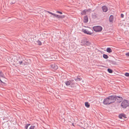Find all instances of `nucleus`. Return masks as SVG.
I'll use <instances>...</instances> for the list:
<instances>
[{
  "label": "nucleus",
  "instance_id": "nucleus-1",
  "mask_svg": "<svg viewBox=\"0 0 129 129\" xmlns=\"http://www.w3.org/2000/svg\"><path fill=\"white\" fill-rule=\"evenodd\" d=\"M115 96L112 95L105 99L103 101V104L105 105H108L114 103L115 102Z\"/></svg>",
  "mask_w": 129,
  "mask_h": 129
},
{
  "label": "nucleus",
  "instance_id": "nucleus-2",
  "mask_svg": "<svg viewBox=\"0 0 129 129\" xmlns=\"http://www.w3.org/2000/svg\"><path fill=\"white\" fill-rule=\"evenodd\" d=\"M65 84L67 86H69L70 89H73L72 88H74L75 86L73 85L75 84V82L74 80L71 79L66 81L65 82Z\"/></svg>",
  "mask_w": 129,
  "mask_h": 129
},
{
  "label": "nucleus",
  "instance_id": "nucleus-3",
  "mask_svg": "<svg viewBox=\"0 0 129 129\" xmlns=\"http://www.w3.org/2000/svg\"><path fill=\"white\" fill-rule=\"evenodd\" d=\"M129 106V101L124 100L121 102V106L123 109H125Z\"/></svg>",
  "mask_w": 129,
  "mask_h": 129
},
{
  "label": "nucleus",
  "instance_id": "nucleus-4",
  "mask_svg": "<svg viewBox=\"0 0 129 129\" xmlns=\"http://www.w3.org/2000/svg\"><path fill=\"white\" fill-rule=\"evenodd\" d=\"M94 30L95 32H100L102 30V27L100 26H94L93 27Z\"/></svg>",
  "mask_w": 129,
  "mask_h": 129
},
{
  "label": "nucleus",
  "instance_id": "nucleus-5",
  "mask_svg": "<svg viewBox=\"0 0 129 129\" xmlns=\"http://www.w3.org/2000/svg\"><path fill=\"white\" fill-rule=\"evenodd\" d=\"M113 96H114L115 97V102L116 101V99L117 100V103H119L123 99V98L121 97L117 96L116 95H113Z\"/></svg>",
  "mask_w": 129,
  "mask_h": 129
},
{
  "label": "nucleus",
  "instance_id": "nucleus-6",
  "mask_svg": "<svg viewBox=\"0 0 129 129\" xmlns=\"http://www.w3.org/2000/svg\"><path fill=\"white\" fill-rule=\"evenodd\" d=\"M81 43L82 44V45H86L87 46H89L91 44L90 42L88 41L85 40L82 41Z\"/></svg>",
  "mask_w": 129,
  "mask_h": 129
},
{
  "label": "nucleus",
  "instance_id": "nucleus-7",
  "mask_svg": "<svg viewBox=\"0 0 129 129\" xmlns=\"http://www.w3.org/2000/svg\"><path fill=\"white\" fill-rule=\"evenodd\" d=\"M51 68H52L53 70H55L58 69V67L57 65L55 63H53L50 65Z\"/></svg>",
  "mask_w": 129,
  "mask_h": 129
},
{
  "label": "nucleus",
  "instance_id": "nucleus-8",
  "mask_svg": "<svg viewBox=\"0 0 129 129\" xmlns=\"http://www.w3.org/2000/svg\"><path fill=\"white\" fill-rule=\"evenodd\" d=\"M17 61H18L19 64L20 65L24 64L25 65L24 63L23 62V58H20V57H19V59H17Z\"/></svg>",
  "mask_w": 129,
  "mask_h": 129
},
{
  "label": "nucleus",
  "instance_id": "nucleus-9",
  "mask_svg": "<svg viewBox=\"0 0 129 129\" xmlns=\"http://www.w3.org/2000/svg\"><path fill=\"white\" fill-rule=\"evenodd\" d=\"M82 31L84 33L88 35H91L92 33H91L90 31H88V30H87L86 29H83Z\"/></svg>",
  "mask_w": 129,
  "mask_h": 129
},
{
  "label": "nucleus",
  "instance_id": "nucleus-10",
  "mask_svg": "<svg viewBox=\"0 0 129 129\" xmlns=\"http://www.w3.org/2000/svg\"><path fill=\"white\" fill-rule=\"evenodd\" d=\"M118 117L120 119H122L123 118H126L127 117L126 115L124 114L121 113L118 115Z\"/></svg>",
  "mask_w": 129,
  "mask_h": 129
},
{
  "label": "nucleus",
  "instance_id": "nucleus-11",
  "mask_svg": "<svg viewBox=\"0 0 129 129\" xmlns=\"http://www.w3.org/2000/svg\"><path fill=\"white\" fill-rule=\"evenodd\" d=\"M102 9L103 11L105 12H107L108 10L107 7L105 5L103 6L102 7Z\"/></svg>",
  "mask_w": 129,
  "mask_h": 129
},
{
  "label": "nucleus",
  "instance_id": "nucleus-12",
  "mask_svg": "<svg viewBox=\"0 0 129 129\" xmlns=\"http://www.w3.org/2000/svg\"><path fill=\"white\" fill-rule=\"evenodd\" d=\"M109 63L113 65H116L117 63L115 61L113 60H108Z\"/></svg>",
  "mask_w": 129,
  "mask_h": 129
},
{
  "label": "nucleus",
  "instance_id": "nucleus-13",
  "mask_svg": "<svg viewBox=\"0 0 129 129\" xmlns=\"http://www.w3.org/2000/svg\"><path fill=\"white\" fill-rule=\"evenodd\" d=\"M88 21V18L87 15L84 16V18L83 22L84 23H86Z\"/></svg>",
  "mask_w": 129,
  "mask_h": 129
},
{
  "label": "nucleus",
  "instance_id": "nucleus-14",
  "mask_svg": "<svg viewBox=\"0 0 129 129\" xmlns=\"http://www.w3.org/2000/svg\"><path fill=\"white\" fill-rule=\"evenodd\" d=\"M114 20V16L113 15H111L109 18V21L110 22H112Z\"/></svg>",
  "mask_w": 129,
  "mask_h": 129
},
{
  "label": "nucleus",
  "instance_id": "nucleus-15",
  "mask_svg": "<svg viewBox=\"0 0 129 129\" xmlns=\"http://www.w3.org/2000/svg\"><path fill=\"white\" fill-rule=\"evenodd\" d=\"M106 51L109 53H110L112 52V50L111 48L109 47L107 48L106 49Z\"/></svg>",
  "mask_w": 129,
  "mask_h": 129
},
{
  "label": "nucleus",
  "instance_id": "nucleus-16",
  "mask_svg": "<svg viewBox=\"0 0 129 129\" xmlns=\"http://www.w3.org/2000/svg\"><path fill=\"white\" fill-rule=\"evenodd\" d=\"M0 77L6 78L5 77L4 74L2 71H0Z\"/></svg>",
  "mask_w": 129,
  "mask_h": 129
},
{
  "label": "nucleus",
  "instance_id": "nucleus-17",
  "mask_svg": "<svg viewBox=\"0 0 129 129\" xmlns=\"http://www.w3.org/2000/svg\"><path fill=\"white\" fill-rule=\"evenodd\" d=\"M74 80L76 81H80L82 80V79L81 78L77 77L76 78H74Z\"/></svg>",
  "mask_w": 129,
  "mask_h": 129
},
{
  "label": "nucleus",
  "instance_id": "nucleus-18",
  "mask_svg": "<svg viewBox=\"0 0 129 129\" xmlns=\"http://www.w3.org/2000/svg\"><path fill=\"white\" fill-rule=\"evenodd\" d=\"M87 10L85 9L84 10H83V11H82L81 12V14L82 15H85L86 14V12L87 11Z\"/></svg>",
  "mask_w": 129,
  "mask_h": 129
},
{
  "label": "nucleus",
  "instance_id": "nucleus-19",
  "mask_svg": "<svg viewBox=\"0 0 129 129\" xmlns=\"http://www.w3.org/2000/svg\"><path fill=\"white\" fill-rule=\"evenodd\" d=\"M103 57L106 59H107L109 57L107 55L105 54H103Z\"/></svg>",
  "mask_w": 129,
  "mask_h": 129
},
{
  "label": "nucleus",
  "instance_id": "nucleus-20",
  "mask_svg": "<svg viewBox=\"0 0 129 129\" xmlns=\"http://www.w3.org/2000/svg\"><path fill=\"white\" fill-rule=\"evenodd\" d=\"M37 44L39 45H41L42 44L41 42L39 40H38L36 42Z\"/></svg>",
  "mask_w": 129,
  "mask_h": 129
},
{
  "label": "nucleus",
  "instance_id": "nucleus-21",
  "mask_svg": "<svg viewBox=\"0 0 129 129\" xmlns=\"http://www.w3.org/2000/svg\"><path fill=\"white\" fill-rule=\"evenodd\" d=\"M85 106L87 108H88L90 106L89 103L88 102H86L85 103Z\"/></svg>",
  "mask_w": 129,
  "mask_h": 129
},
{
  "label": "nucleus",
  "instance_id": "nucleus-22",
  "mask_svg": "<svg viewBox=\"0 0 129 129\" xmlns=\"http://www.w3.org/2000/svg\"><path fill=\"white\" fill-rule=\"evenodd\" d=\"M107 71L109 73H112L113 72V70L110 69H108Z\"/></svg>",
  "mask_w": 129,
  "mask_h": 129
},
{
  "label": "nucleus",
  "instance_id": "nucleus-23",
  "mask_svg": "<svg viewBox=\"0 0 129 129\" xmlns=\"http://www.w3.org/2000/svg\"><path fill=\"white\" fill-rule=\"evenodd\" d=\"M35 126L34 125H31L29 127V129H34L35 127Z\"/></svg>",
  "mask_w": 129,
  "mask_h": 129
},
{
  "label": "nucleus",
  "instance_id": "nucleus-24",
  "mask_svg": "<svg viewBox=\"0 0 129 129\" xmlns=\"http://www.w3.org/2000/svg\"><path fill=\"white\" fill-rule=\"evenodd\" d=\"M55 15H54V16H55V17H56L57 18H59L60 16V15H57L55 14Z\"/></svg>",
  "mask_w": 129,
  "mask_h": 129
},
{
  "label": "nucleus",
  "instance_id": "nucleus-25",
  "mask_svg": "<svg viewBox=\"0 0 129 129\" xmlns=\"http://www.w3.org/2000/svg\"><path fill=\"white\" fill-rule=\"evenodd\" d=\"M65 16L64 15L60 16V15L59 18L63 19L64 18Z\"/></svg>",
  "mask_w": 129,
  "mask_h": 129
},
{
  "label": "nucleus",
  "instance_id": "nucleus-26",
  "mask_svg": "<svg viewBox=\"0 0 129 129\" xmlns=\"http://www.w3.org/2000/svg\"><path fill=\"white\" fill-rule=\"evenodd\" d=\"M125 75L126 76L128 77L129 76V73H125Z\"/></svg>",
  "mask_w": 129,
  "mask_h": 129
},
{
  "label": "nucleus",
  "instance_id": "nucleus-27",
  "mask_svg": "<svg viewBox=\"0 0 129 129\" xmlns=\"http://www.w3.org/2000/svg\"><path fill=\"white\" fill-rule=\"evenodd\" d=\"M56 12L57 13H59L60 14H62V13L61 12H60L59 11H57Z\"/></svg>",
  "mask_w": 129,
  "mask_h": 129
},
{
  "label": "nucleus",
  "instance_id": "nucleus-28",
  "mask_svg": "<svg viewBox=\"0 0 129 129\" xmlns=\"http://www.w3.org/2000/svg\"><path fill=\"white\" fill-rule=\"evenodd\" d=\"M125 55L127 56H129V52L126 53Z\"/></svg>",
  "mask_w": 129,
  "mask_h": 129
},
{
  "label": "nucleus",
  "instance_id": "nucleus-29",
  "mask_svg": "<svg viewBox=\"0 0 129 129\" xmlns=\"http://www.w3.org/2000/svg\"><path fill=\"white\" fill-rule=\"evenodd\" d=\"M49 14H51V15H54H54H55V14H54V13H52V12H50V13H49Z\"/></svg>",
  "mask_w": 129,
  "mask_h": 129
},
{
  "label": "nucleus",
  "instance_id": "nucleus-30",
  "mask_svg": "<svg viewBox=\"0 0 129 129\" xmlns=\"http://www.w3.org/2000/svg\"><path fill=\"white\" fill-rule=\"evenodd\" d=\"M124 15L123 14H121V18H123L124 17Z\"/></svg>",
  "mask_w": 129,
  "mask_h": 129
},
{
  "label": "nucleus",
  "instance_id": "nucleus-31",
  "mask_svg": "<svg viewBox=\"0 0 129 129\" xmlns=\"http://www.w3.org/2000/svg\"><path fill=\"white\" fill-rule=\"evenodd\" d=\"M15 2H11V3H10V4L11 5H12V4H15Z\"/></svg>",
  "mask_w": 129,
  "mask_h": 129
},
{
  "label": "nucleus",
  "instance_id": "nucleus-32",
  "mask_svg": "<svg viewBox=\"0 0 129 129\" xmlns=\"http://www.w3.org/2000/svg\"><path fill=\"white\" fill-rule=\"evenodd\" d=\"M28 127L26 125H25V129H27Z\"/></svg>",
  "mask_w": 129,
  "mask_h": 129
},
{
  "label": "nucleus",
  "instance_id": "nucleus-33",
  "mask_svg": "<svg viewBox=\"0 0 129 129\" xmlns=\"http://www.w3.org/2000/svg\"><path fill=\"white\" fill-rule=\"evenodd\" d=\"M26 125L27 126H28L29 125H30V124H27Z\"/></svg>",
  "mask_w": 129,
  "mask_h": 129
},
{
  "label": "nucleus",
  "instance_id": "nucleus-34",
  "mask_svg": "<svg viewBox=\"0 0 129 129\" xmlns=\"http://www.w3.org/2000/svg\"><path fill=\"white\" fill-rule=\"evenodd\" d=\"M47 12H48V13H49H49H50V12L49 11H47Z\"/></svg>",
  "mask_w": 129,
  "mask_h": 129
}]
</instances>
